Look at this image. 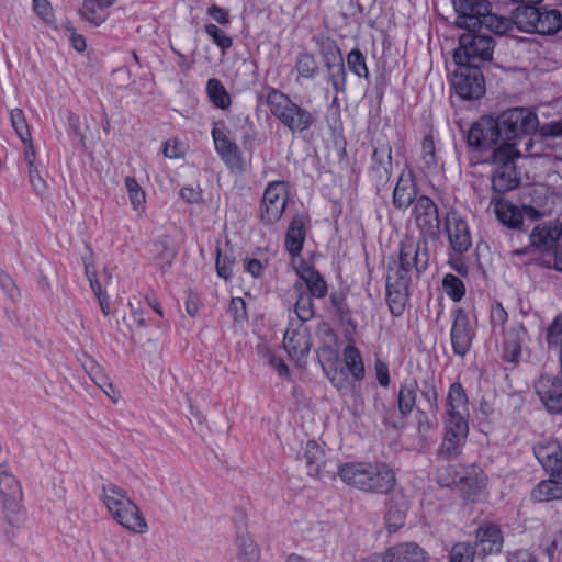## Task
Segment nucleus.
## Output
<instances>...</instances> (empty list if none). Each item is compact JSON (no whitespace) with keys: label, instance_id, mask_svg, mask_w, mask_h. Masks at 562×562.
Here are the masks:
<instances>
[{"label":"nucleus","instance_id":"a18cd8bd","mask_svg":"<svg viewBox=\"0 0 562 562\" xmlns=\"http://www.w3.org/2000/svg\"><path fill=\"white\" fill-rule=\"evenodd\" d=\"M348 69L359 78L369 80L370 75L364 55L357 48L351 49L347 55Z\"/></svg>","mask_w":562,"mask_h":562},{"label":"nucleus","instance_id":"9b49d317","mask_svg":"<svg viewBox=\"0 0 562 562\" xmlns=\"http://www.w3.org/2000/svg\"><path fill=\"white\" fill-rule=\"evenodd\" d=\"M561 234L562 229L557 225H537L529 235V247L514 250L513 257L528 256L527 260L522 261V263L536 261L539 259L536 257V252L542 256L553 249Z\"/></svg>","mask_w":562,"mask_h":562},{"label":"nucleus","instance_id":"69168bd1","mask_svg":"<svg viewBox=\"0 0 562 562\" xmlns=\"http://www.w3.org/2000/svg\"><path fill=\"white\" fill-rule=\"evenodd\" d=\"M422 396L428 403L430 411L438 412V409H439L438 393H437L435 385H432V384L425 385L424 390L422 391Z\"/></svg>","mask_w":562,"mask_h":562},{"label":"nucleus","instance_id":"4c0bfd02","mask_svg":"<svg viewBox=\"0 0 562 562\" xmlns=\"http://www.w3.org/2000/svg\"><path fill=\"white\" fill-rule=\"evenodd\" d=\"M303 458L308 475L313 477L319 476L325 467V452L316 441L310 440L306 442Z\"/></svg>","mask_w":562,"mask_h":562},{"label":"nucleus","instance_id":"6e6552de","mask_svg":"<svg viewBox=\"0 0 562 562\" xmlns=\"http://www.w3.org/2000/svg\"><path fill=\"white\" fill-rule=\"evenodd\" d=\"M411 222L419 232V237L436 240L439 237L441 220L437 204L427 195H420L411 210Z\"/></svg>","mask_w":562,"mask_h":562},{"label":"nucleus","instance_id":"f257e3e1","mask_svg":"<svg viewBox=\"0 0 562 562\" xmlns=\"http://www.w3.org/2000/svg\"><path fill=\"white\" fill-rule=\"evenodd\" d=\"M429 240L406 238L400 245L398 259L389 263L386 301L394 316L404 313L413 278L418 279L429 266Z\"/></svg>","mask_w":562,"mask_h":562},{"label":"nucleus","instance_id":"603ef678","mask_svg":"<svg viewBox=\"0 0 562 562\" xmlns=\"http://www.w3.org/2000/svg\"><path fill=\"white\" fill-rule=\"evenodd\" d=\"M125 187L128 193V199L134 209L145 203V192L142 190L137 181L132 177L125 178Z\"/></svg>","mask_w":562,"mask_h":562},{"label":"nucleus","instance_id":"774afa93","mask_svg":"<svg viewBox=\"0 0 562 562\" xmlns=\"http://www.w3.org/2000/svg\"><path fill=\"white\" fill-rule=\"evenodd\" d=\"M508 562H537V559L527 550H517L509 554Z\"/></svg>","mask_w":562,"mask_h":562},{"label":"nucleus","instance_id":"6e6d98bb","mask_svg":"<svg viewBox=\"0 0 562 562\" xmlns=\"http://www.w3.org/2000/svg\"><path fill=\"white\" fill-rule=\"evenodd\" d=\"M34 13L46 24L52 25L55 21L54 10L47 0H32Z\"/></svg>","mask_w":562,"mask_h":562},{"label":"nucleus","instance_id":"4468645a","mask_svg":"<svg viewBox=\"0 0 562 562\" xmlns=\"http://www.w3.org/2000/svg\"><path fill=\"white\" fill-rule=\"evenodd\" d=\"M446 484L458 485L464 498L475 502L486 488L487 476L480 467L472 464L454 470L451 482H447Z\"/></svg>","mask_w":562,"mask_h":562},{"label":"nucleus","instance_id":"3c124183","mask_svg":"<svg viewBox=\"0 0 562 562\" xmlns=\"http://www.w3.org/2000/svg\"><path fill=\"white\" fill-rule=\"evenodd\" d=\"M546 339L550 348L562 349V314H559L550 324Z\"/></svg>","mask_w":562,"mask_h":562},{"label":"nucleus","instance_id":"e2e57ef3","mask_svg":"<svg viewBox=\"0 0 562 562\" xmlns=\"http://www.w3.org/2000/svg\"><path fill=\"white\" fill-rule=\"evenodd\" d=\"M374 370L379 384L383 387H387L390 385L389 364L381 359H375Z\"/></svg>","mask_w":562,"mask_h":562},{"label":"nucleus","instance_id":"c03bdc74","mask_svg":"<svg viewBox=\"0 0 562 562\" xmlns=\"http://www.w3.org/2000/svg\"><path fill=\"white\" fill-rule=\"evenodd\" d=\"M313 299L310 294L302 292L299 294L294 305V313L297 316V323H303L313 318L315 314Z\"/></svg>","mask_w":562,"mask_h":562},{"label":"nucleus","instance_id":"4be33fe9","mask_svg":"<svg viewBox=\"0 0 562 562\" xmlns=\"http://www.w3.org/2000/svg\"><path fill=\"white\" fill-rule=\"evenodd\" d=\"M428 554L415 542H403L375 557V562H427Z\"/></svg>","mask_w":562,"mask_h":562},{"label":"nucleus","instance_id":"a211bd4d","mask_svg":"<svg viewBox=\"0 0 562 562\" xmlns=\"http://www.w3.org/2000/svg\"><path fill=\"white\" fill-rule=\"evenodd\" d=\"M322 54L327 69V80L334 91L337 94L346 92L347 74L339 48L334 43H328L323 47Z\"/></svg>","mask_w":562,"mask_h":562},{"label":"nucleus","instance_id":"1a4fd4ad","mask_svg":"<svg viewBox=\"0 0 562 562\" xmlns=\"http://www.w3.org/2000/svg\"><path fill=\"white\" fill-rule=\"evenodd\" d=\"M289 200V186L285 181L277 180L267 184L260 209L259 220L263 225L277 223L283 215Z\"/></svg>","mask_w":562,"mask_h":562},{"label":"nucleus","instance_id":"2eb2a0df","mask_svg":"<svg viewBox=\"0 0 562 562\" xmlns=\"http://www.w3.org/2000/svg\"><path fill=\"white\" fill-rule=\"evenodd\" d=\"M474 336V329L471 326L468 313L463 308H456L450 330V340L454 355L464 357L472 346Z\"/></svg>","mask_w":562,"mask_h":562},{"label":"nucleus","instance_id":"bf43d9fd","mask_svg":"<svg viewBox=\"0 0 562 562\" xmlns=\"http://www.w3.org/2000/svg\"><path fill=\"white\" fill-rule=\"evenodd\" d=\"M228 313L236 322H245L248 318L246 302L241 297H233L229 303Z\"/></svg>","mask_w":562,"mask_h":562},{"label":"nucleus","instance_id":"dca6fc26","mask_svg":"<svg viewBox=\"0 0 562 562\" xmlns=\"http://www.w3.org/2000/svg\"><path fill=\"white\" fill-rule=\"evenodd\" d=\"M535 392L549 414L562 413V379L542 374L535 383Z\"/></svg>","mask_w":562,"mask_h":562},{"label":"nucleus","instance_id":"79ce46f5","mask_svg":"<svg viewBox=\"0 0 562 562\" xmlns=\"http://www.w3.org/2000/svg\"><path fill=\"white\" fill-rule=\"evenodd\" d=\"M206 93L211 103L221 109L226 110L232 104V99L221 80L211 78L206 82Z\"/></svg>","mask_w":562,"mask_h":562},{"label":"nucleus","instance_id":"338daca9","mask_svg":"<svg viewBox=\"0 0 562 562\" xmlns=\"http://www.w3.org/2000/svg\"><path fill=\"white\" fill-rule=\"evenodd\" d=\"M29 178H30V183L36 194H42L46 190V182L40 176L37 167L33 168V169H29Z\"/></svg>","mask_w":562,"mask_h":562},{"label":"nucleus","instance_id":"e433bc0d","mask_svg":"<svg viewBox=\"0 0 562 562\" xmlns=\"http://www.w3.org/2000/svg\"><path fill=\"white\" fill-rule=\"evenodd\" d=\"M294 72H296L295 82L303 85L306 80H314L319 72V64L311 53H300L296 56Z\"/></svg>","mask_w":562,"mask_h":562},{"label":"nucleus","instance_id":"8fccbe9b","mask_svg":"<svg viewBox=\"0 0 562 562\" xmlns=\"http://www.w3.org/2000/svg\"><path fill=\"white\" fill-rule=\"evenodd\" d=\"M10 119L12 127L21 140L23 143L29 142L31 134L23 111L21 109H13L11 111Z\"/></svg>","mask_w":562,"mask_h":562},{"label":"nucleus","instance_id":"7ed1b4c3","mask_svg":"<svg viewBox=\"0 0 562 562\" xmlns=\"http://www.w3.org/2000/svg\"><path fill=\"white\" fill-rule=\"evenodd\" d=\"M341 481L359 491L389 494L396 483L394 471L384 462H346L338 467Z\"/></svg>","mask_w":562,"mask_h":562},{"label":"nucleus","instance_id":"37998d69","mask_svg":"<svg viewBox=\"0 0 562 562\" xmlns=\"http://www.w3.org/2000/svg\"><path fill=\"white\" fill-rule=\"evenodd\" d=\"M533 453L542 467H550L553 459L562 457V448L558 441L549 440L535 446Z\"/></svg>","mask_w":562,"mask_h":562},{"label":"nucleus","instance_id":"4d7b16f0","mask_svg":"<svg viewBox=\"0 0 562 562\" xmlns=\"http://www.w3.org/2000/svg\"><path fill=\"white\" fill-rule=\"evenodd\" d=\"M490 318H491L493 331H496L497 327L503 329L505 323L508 319V314L505 311V308L503 307V305L501 303L496 302V303L492 304V306H491Z\"/></svg>","mask_w":562,"mask_h":562},{"label":"nucleus","instance_id":"864d4df0","mask_svg":"<svg viewBox=\"0 0 562 562\" xmlns=\"http://www.w3.org/2000/svg\"><path fill=\"white\" fill-rule=\"evenodd\" d=\"M540 265L562 271V244H555L553 249L539 257Z\"/></svg>","mask_w":562,"mask_h":562},{"label":"nucleus","instance_id":"5701e85b","mask_svg":"<svg viewBox=\"0 0 562 562\" xmlns=\"http://www.w3.org/2000/svg\"><path fill=\"white\" fill-rule=\"evenodd\" d=\"M111 516L120 526L130 532L143 535L148 531V524L133 499Z\"/></svg>","mask_w":562,"mask_h":562},{"label":"nucleus","instance_id":"7c9ffc66","mask_svg":"<svg viewBox=\"0 0 562 562\" xmlns=\"http://www.w3.org/2000/svg\"><path fill=\"white\" fill-rule=\"evenodd\" d=\"M520 177L515 165L496 167L492 176V188L495 192L505 193L516 189Z\"/></svg>","mask_w":562,"mask_h":562},{"label":"nucleus","instance_id":"f3484780","mask_svg":"<svg viewBox=\"0 0 562 562\" xmlns=\"http://www.w3.org/2000/svg\"><path fill=\"white\" fill-rule=\"evenodd\" d=\"M310 328L303 323H291L283 337V348L292 360L300 361L311 350Z\"/></svg>","mask_w":562,"mask_h":562},{"label":"nucleus","instance_id":"58836bf2","mask_svg":"<svg viewBox=\"0 0 562 562\" xmlns=\"http://www.w3.org/2000/svg\"><path fill=\"white\" fill-rule=\"evenodd\" d=\"M494 211L497 220L509 228H519L522 224L521 211L508 201H496Z\"/></svg>","mask_w":562,"mask_h":562},{"label":"nucleus","instance_id":"bb28decb","mask_svg":"<svg viewBox=\"0 0 562 562\" xmlns=\"http://www.w3.org/2000/svg\"><path fill=\"white\" fill-rule=\"evenodd\" d=\"M99 497L111 515L123 508L132 501L123 487L112 482H108L102 485Z\"/></svg>","mask_w":562,"mask_h":562},{"label":"nucleus","instance_id":"c9c22d12","mask_svg":"<svg viewBox=\"0 0 562 562\" xmlns=\"http://www.w3.org/2000/svg\"><path fill=\"white\" fill-rule=\"evenodd\" d=\"M305 240V223L301 215L292 218L285 236V247L291 256H299Z\"/></svg>","mask_w":562,"mask_h":562},{"label":"nucleus","instance_id":"cd10ccee","mask_svg":"<svg viewBox=\"0 0 562 562\" xmlns=\"http://www.w3.org/2000/svg\"><path fill=\"white\" fill-rule=\"evenodd\" d=\"M406 502L401 494H393L386 502L385 524L390 532L397 531L405 522Z\"/></svg>","mask_w":562,"mask_h":562},{"label":"nucleus","instance_id":"c85d7f7f","mask_svg":"<svg viewBox=\"0 0 562 562\" xmlns=\"http://www.w3.org/2000/svg\"><path fill=\"white\" fill-rule=\"evenodd\" d=\"M297 276L305 283L307 288V294L314 299H323L328 293L327 283L321 273L313 267L302 265L297 269Z\"/></svg>","mask_w":562,"mask_h":562},{"label":"nucleus","instance_id":"2f4dec72","mask_svg":"<svg viewBox=\"0 0 562 562\" xmlns=\"http://www.w3.org/2000/svg\"><path fill=\"white\" fill-rule=\"evenodd\" d=\"M508 136L509 139L503 137L502 140L492 148V162L496 165V167L515 165V160L520 156L516 145L517 139L521 142L522 138H520V135L518 137H512V135Z\"/></svg>","mask_w":562,"mask_h":562},{"label":"nucleus","instance_id":"a878e982","mask_svg":"<svg viewBox=\"0 0 562 562\" xmlns=\"http://www.w3.org/2000/svg\"><path fill=\"white\" fill-rule=\"evenodd\" d=\"M476 547L484 554L501 552L503 535L496 525L483 524L476 531Z\"/></svg>","mask_w":562,"mask_h":562},{"label":"nucleus","instance_id":"13d9d810","mask_svg":"<svg viewBox=\"0 0 562 562\" xmlns=\"http://www.w3.org/2000/svg\"><path fill=\"white\" fill-rule=\"evenodd\" d=\"M382 156V159L380 160V164L383 165V170L380 175V178L387 181L390 179V170L386 165H391L392 160V149L390 146H383L380 149H375L373 151V159L378 160L379 156Z\"/></svg>","mask_w":562,"mask_h":562},{"label":"nucleus","instance_id":"473e14b6","mask_svg":"<svg viewBox=\"0 0 562 562\" xmlns=\"http://www.w3.org/2000/svg\"><path fill=\"white\" fill-rule=\"evenodd\" d=\"M115 0H85L80 15L91 25L99 26L109 18V9Z\"/></svg>","mask_w":562,"mask_h":562},{"label":"nucleus","instance_id":"5fc2aeb1","mask_svg":"<svg viewBox=\"0 0 562 562\" xmlns=\"http://www.w3.org/2000/svg\"><path fill=\"white\" fill-rule=\"evenodd\" d=\"M473 548L465 542H460L452 547L449 562H473Z\"/></svg>","mask_w":562,"mask_h":562},{"label":"nucleus","instance_id":"6ab92c4d","mask_svg":"<svg viewBox=\"0 0 562 562\" xmlns=\"http://www.w3.org/2000/svg\"><path fill=\"white\" fill-rule=\"evenodd\" d=\"M446 435L439 448V456L450 459L461 454L469 434V423L446 422Z\"/></svg>","mask_w":562,"mask_h":562},{"label":"nucleus","instance_id":"de8ad7c7","mask_svg":"<svg viewBox=\"0 0 562 562\" xmlns=\"http://www.w3.org/2000/svg\"><path fill=\"white\" fill-rule=\"evenodd\" d=\"M204 31L212 42L224 53L233 46V38L213 23L205 24Z\"/></svg>","mask_w":562,"mask_h":562},{"label":"nucleus","instance_id":"393cba45","mask_svg":"<svg viewBox=\"0 0 562 562\" xmlns=\"http://www.w3.org/2000/svg\"><path fill=\"white\" fill-rule=\"evenodd\" d=\"M527 337V330L522 324H513L504 331L502 357L505 361L517 363L521 357V347Z\"/></svg>","mask_w":562,"mask_h":562},{"label":"nucleus","instance_id":"c756f323","mask_svg":"<svg viewBox=\"0 0 562 562\" xmlns=\"http://www.w3.org/2000/svg\"><path fill=\"white\" fill-rule=\"evenodd\" d=\"M530 499L535 503L562 499V479L549 476V479L540 481L531 490Z\"/></svg>","mask_w":562,"mask_h":562},{"label":"nucleus","instance_id":"aec40b11","mask_svg":"<svg viewBox=\"0 0 562 562\" xmlns=\"http://www.w3.org/2000/svg\"><path fill=\"white\" fill-rule=\"evenodd\" d=\"M446 422L469 423V397L460 382L450 384L446 397Z\"/></svg>","mask_w":562,"mask_h":562},{"label":"nucleus","instance_id":"a19ab883","mask_svg":"<svg viewBox=\"0 0 562 562\" xmlns=\"http://www.w3.org/2000/svg\"><path fill=\"white\" fill-rule=\"evenodd\" d=\"M238 562H259L260 550L248 532H241L236 540Z\"/></svg>","mask_w":562,"mask_h":562},{"label":"nucleus","instance_id":"49530a36","mask_svg":"<svg viewBox=\"0 0 562 562\" xmlns=\"http://www.w3.org/2000/svg\"><path fill=\"white\" fill-rule=\"evenodd\" d=\"M442 288L446 294L453 301L459 302L465 294L463 282L454 274L448 273L443 277Z\"/></svg>","mask_w":562,"mask_h":562},{"label":"nucleus","instance_id":"0eeeda50","mask_svg":"<svg viewBox=\"0 0 562 562\" xmlns=\"http://www.w3.org/2000/svg\"><path fill=\"white\" fill-rule=\"evenodd\" d=\"M494 40L490 34L470 31L459 38V46L454 50L453 59L457 65H469L480 68L483 61L492 59Z\"/></svg>","mask_w":562,"mask_h":562},{"label":"nucleus","instance_id":"f03ea898","mask_svg":"<svg viewBox=\"0 0 562 562\" xmlns=\"http://www.w3.org/2000/svg\"><path fill=\"white\" fill-rule=\"evenodd\" d=\"M539 127V120L535 112L514 108L503 112L496 120L481 117L468 132V145L479 151L490 150L496 146L503 137L509 139L519 135H529Z\"/></svg>","mask_w":562,"mask_h":562},{"label":"nucleus","instance_id":"72a5a7b5","mask_svg":"<svg viewBox=\"0 0 562 562\" xmlns=\"http://www.w3.org/2000/svg\"><path fill=\"white\" fill-rule=\"evenodd\" d=\"M0 495L4 509L14 507L21 496L20 483L3 465H0Z\"/></svg>","mask_w":562,"mask_h":562},{"label":"nucleus","instance_id":"9d476101","mask_svg":"<svg viewBox=\"0 0 562 562\" xmlns=\"http://www.w3.org/2000/svg\"><path fill=\"white\" fill-rule=\"evenodd\" d=\"M419 385L415 379H405L401 382L397 393V412L384 408L382 422L385 426L398 429L404 426L405 419L416 406Z\"/></svg>","mask_w":562,"mask_h":562},{"label":"nucleus","instance_id":"0e129e2a","mask_svg":"<svg viewBox=\"0 0 562 562\" xmlns=\"http://www.w3.org/2000/svg\"><path fill=\"white\" fill-rule=\"evenodd\" d=\"M206 14L214 21H216L218 24L227 25L231 23L228 10L221 8L216 4H212L207 9Z\"/></svg>","mask_w":562,"mask_h":562},{"label":"nucleus","instance_id":"f704fd0d","mask_svg":"<svg viewBox=\"0 0 562 562\" xmlns=\"http://www.w3.org/2000/svg\"><path fill=\"white\" fill-rule=\"evenodd\" d=\"M541 137H562V119L555 122L547 123L540 127ZM525 150L530 157H540L543 155V140L527 138L524 142Z\"/></svg>","mask_w":562,"mask_h":562},{"label":"nucleus","instance_id":"ddd939ff","mask_svg":"<svg viewBox=\"0 0 562 562\" xmlns=\"http://www.w3.org/2000/svg\"><path fill=\"white\" fill-rule=\"evenodd\" d=\"M443 231L448 237L449 249L454 255H463L472 247V234L464 216L451 210L445 214Z\"/></svg>","mask_w":562,"mask_h":562},{"label":"nucleus","instance_id":"412c9836","mask_svg":"<svg viewBox=\"0 0 562 562\" xmlns=\"http://www.w3.org/2000/svg\"><path fill=\"white\" fill-rule=\"evenodd\" d=\"M212 136L216 153L221 156L226 166L236 172L244 171L241 151L236 143L232 142L224 131L214 127Z\"/></svg>","mask_w":562,"mask_h":562},{"label":"nucleus","instance_id":"f8f14e48","mask_svg":"<svg viewBox=\"0 0 562 562\" xmlns=\"http://www.w3.org/2000/svg\"><path fill=\"white\" fill-rule=\"evenodd\" d=\"M458 68L451 78V85L463 100H475L485 92V80L479 67L469 65H457Z\"/></svg>","mask_w":562,"mask_h":562},{"label":"nucleus","instance_id":"20e7f679","mask_svg":"<svg viewBox=\"0 0 562 562\" xmlns=\"http://www.w3.org/2000/svg\"><path fill=\"white\" fill-rule=\"evenodd\" d=\"M457 10L458 25L469 31L486 30L499 35L512 31V20L492 13L486 0H459Z\"/></svg>","mask_w":562,"mask_h":562},{"label":"nucleus","instance_id":"39448f33","mask_svg":"<svg viewBox=\"0 0 562 562\" xmlns=\"http://www.w3.org/2000/svg\"><path fill=\"white\" fill-rule=\"evenodd\" d=\"M266 103L272 116L293 134L306 132L316 122L315 113L301 106L276 88H268Z\"/></svg>","mask_w":562,"mask_h":562},{"label":"nucleus","instance_id":"09e8293b","mask_svg":"<svg viewBox=\"0 0 562 562\" xmlns=\"http://www.w3.org/2000/svg\"><path fill=\"white\" fill-rule=\"evenodd\" d=\"M422 159L427 169H434L438 165L436 146L431 135H425L422 142Z\"/></svg>","mask_w":562,"mask_h":562},{"label":"nucleus","instance_id":"680f3d73","mask_svg":"<svg viewBox=\"0 0 562 562\" xmlns=\"http://www.w3.org/2000/svg\"><path fill=\"white\" fill-rule=\"evenodd\" d=\"M164 156L169 159H177L184 155L183 146L176 139H169L164 143Z\"/></svg>","mask_w":562,"mask_h":562},{"label":"nucleus","instance_id":"b1692460","mask_svg":"<svg viewBox=\"0 0 562 562\" xmlns=\"http://www.w3.org/2000/svg\"><path fill=\"white\" fill-rule=\"evenodd\" d=\"M417 198V189L413 172L411 170L403 171L393 190V206L396 210H406L408 206H413Z\"/></svg>","mask_w":562,"mask_h":562},{"label":"nucleus","instance_id":"ea45409f","mask_svg":"<svg viewBox=\"0 0 562 562\" xmlns=\"http://www.w3.org/2000/svg\"><path fill=\"white\" fill-rule=\"evenodd\" d=\"M342 359L347 372L356 380L361 381L366 375L361 353L353 345H348L342 350Z\"/></svg>","mask_w":562,"mask_h":562},{"label":"nucleus","instance_id":"052dcab7","mask_svg":"<svg viewBox=\"0 0 562 562\" xmlns=\"http://www.w3.org/2000/svg\"><path fill=\"white\" fill-rule=\"evenodd\" d=\"M233 259H231L228 256H223L217 249L216 271L218 277L223 278L224 280L231 279L233 276Z\"/></svg>","mask_w":562,"mask_h":562},{"label":"nucleus","instance_id":"423d86ee","mask_svg":"<svg viewBox=\"0 0 562 562\" xmlns=\"http://www.w3.org/2000/svg\"><path fill=\"white\" fill-rule=\"evenodd\" d=\"M512 27L539 35H554L562 27V16L559 10L546 7L521 5L513 12Z\"/></svg>","mask_w":562,"mask_h":562}]
</instances>
